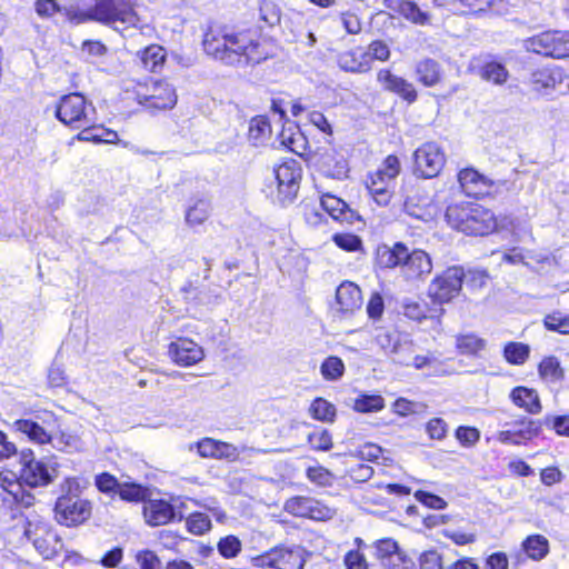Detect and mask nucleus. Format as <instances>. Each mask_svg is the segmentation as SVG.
<instances>
[{
	"mask_svg": "<svg viewBox=\"0 0 569 569\" xmlns=\"http://www.w3.org/2000/svg\"><path fill=\"white\" fill-rule=\"evenodd\" d=\"M202 44L208 56L228 64L242 61L259 63L269 54L256 30L234 31L228 27L211 26Z\"/></svg>",
	"mask_w": 569,
	"mask_h": 569,
	"instance_id": "nucleus-1",
	"label": "nucleus"
},
{
	"mask_svg": "<svg viewBox=\"0 0 569 569\" xmlns=\"http://www.w3.org/2000/svg\"><path fill=\"white\" fill-rule=\"evenodd\" d=\"M93 1V4L87 9L63 7L61 14L76 24L92 21L121 32L131 28H141L142 20L137 10V0Z\"/></svg>",
	"mask_w": 569,
	"mask_h": 569,
	"instance_id": "nucleus-2",
	"label": "nucleus"
},
{
	"mask_svg": "<svg viewBox=\"0 0 569 569\" xmlns=\"http://www.w3.org/2000/svg\"><path fill=\"white\" fill-rule=\"evenodd\" d=\"M21 463L19 477L9 470L0 472V488L8 495L4 500H9L10 497L14 503L28 508L34 503V496L30 490L24 489V486L29 488L47 486L52 478L46 465L33 458L32 451L22 452Z\"/></svg>",
	"mask_w": 569,
	"mask_h": 569,
	"instance_id": "nucleus-3",
	"label": "nucleus"
},
{
	"mask_svg": "<svg viewBox=\"0 0 569 569\" xmlns=\"http://www.w3.org/2000/svg\"><path fill=\"white\" fill-rule=\"evenodd\" d=\"M446 219L453 229L469 236H486L497 228L495 214L476 202L449 206Z\"/></svg>",
	"mask_w": 569,
	"mask_h": 569,
	"instance_id": "nucleus-4",
	"label": "nucleus"
},
{
	"mask_svg": "<svg viewBox=\"0 0 569 569\" xmlns=\"http://www.w3.org/2000/svg\"><path fill=\"white\" fill-rule=\"evenodd\" d=\"M62 495L54 506L56 519L66 526H76L86 521L91 515V505L81 499L80 485L76 478H67L61 485Z\"/></svg>",
	"mask_w": 569,
	"mask_h": 569,
	"instance_id": "nucleus-5",
	"label": "nucleus"
},
{
	"mask_svg": "<svg viewBox=\"0 0 569 569\" xmlns=\"http://www.w3.org/2000/svg\"><path fill=\"white\" fill-rule=\"evenodd\" d=\"M401 171L400 161L397 156H388L381 164L367 174L366 187L379 206H387L393 194V187L397 177Z\"/></svg>",
	"mask_w": 569,
	"mask_h": 569,
	"instance_id": "nucleus-6",
	"label": "nucleus"
},
{
	"mask_svg": "<svg viewBox=\"0 0 569 569\" xmlns=\"http://www.w3.org/2000/svg\"><path fill=\"white\" fill-rule=\"evenodd\" d=\"M93 113L94 108L81 93L62 96L54 108L57 119L73 129L89 126L93 120Z\"/></svg>",
	"mask_w": 569,
	"mask_h": 569,
	"instance_id": "nucleus-7",
	"label": "nucleus"
},
{
	"mask_svg": "<svg viewBox=\"0 0 569 569\" xmlns=\"http://www.w3.org/2000/svg\"><path fill=\"white\" fill-rule=\"evenodd\" d=\"M276 180V190L271 191V198L273 202L280 206L290 204L297 197L300 180H301V168L298 162L291 160L279 164L273 170Z\"/></svg>",
	"mask_w": 569,
	"mask_h": 569,
	"instance_id": "nucleus-8",
	"label": "nucleus"
},
{
	"mask_svg": "<svg viewBox=\"0 0 569 569\" xmlns=\"http://www.w3.org/2000/svg\"><path fill=\"white\" fill-rule=\"evenodd\" d=\"M134 93L140 104L158 110L172 109L178 99L174 87L164 80L138 83Z\"/></svg>",
	"mask_w": 569,
	"mask_h": 569,
	"instance_id": "nucleus-9",
	"label": "nucleus"
},
{
	"mask_svg": "<svg viewBox=\"0 0 569 569\" xmlns=\"http://www.w3.org/2000/svg\"><path fill=\"white\" fill-rule=\"evenodd\" d=\"M251 562L257 568L302 569L306 562V551L298 546H279L253 557Z\"/></svg>",
	"mask_w": 569,
	"mask_h": 569,
	"instance_id": "nucleus-10",
	"label": "nucleus"
},
{
	"mask_svg": "<svg viewBox=\"0 0 569 569\" xmlns=\"http://www.w3.org/2000/svg\"><path fill=\"white\" fill-rule=\"evenodd\" d=\"M525 48L555 59L569 58V31H546L525 40Z\"/></svg>",
	"mask_w": 569,
	"mask_h": 569,
	"instance_id": "nucleus-11",
	"label": "nucleus"
},
{
	"mask_svg": "<svg viewBox=\"0 0 569 569\" xmlns=\"http://www.w3.org/2000/svg\"><path fill=\"white\" fill-rule=\"evenodd\" d=\"M465 272L452 266L438 274L429 284L428 295L435 303L443 305L455 299L461 291Z\"/></svg>",
	"mask_w": 569,
	"mask_h": 569,
	"instance_id": "nucleus-12",
	"label": "nucleus"
},
{
	"mask_svg": "<svg viewBox=\"0 0 569 569\" xmlns=\"http://www.w3.org/2000/svg\"><path fill=\"white\" fill-rule=\"evenodd\" d=\"M23 533L44 559H52L62 547L60 538L42 520H28Z\"/></svg>",
	"mask_w": 569,
	"mask_h": 569,
	"instance_id": "nucleus-13",
	"label": "nucleus"
},
{
	"mask_svg": "<svg viewBox=\"0 0 569 569\" xmlns=\"http://www.w3.org/2000/svg\"><path fill=\"white\" fill-rule=\"evenodd\" d=\"M445 163V152L436 142H426L413 153L415 174L425 179L437 177Z\"/></svg>",
	"mask_w": 569,
	"mask_h": 569,
	"instance_id": "nucleus-14",
	"label": "nucleus"
},
{
	"mask_svg": "<svg viewBox=\"0 0 569 569\" xmlns=\"http://www.w3.org/2000/svg\"><path fill=\"white\" fill-rule=\"evenodd\" d=\"M182 506L183 502L180 499H173L172 502L163 499L149 500L143 505L144 521L151 527L181 521L184 517Z\"/></svg>",
	"mask_w": 569,
	"mask_h": 569,
	"instance_id": "nucleus-15",
	"label": "nucleus"
},
{
	"mask_svg": "<svg viewBox=\"0 0 569 569\" xmlns=\"http://www.w3.org/2000/svg\"><path fill=\"white\" fill-rule=\"evenodd\" d=\"M278 140L281 146L303 158L310 169L315 168L317 170L318 154L311 151L308 139L296 126L283 127Z\"/></svg>",
	"mask_w": 569,
	"mask_h": 569,
	"instance_id": "nucleus-16",
	"label": "nucleus"
},
{
	"mask_svg": "<svg viewBox=\"0 0 569 569\" xmlns=\"http://www.w3.org/2000/svg\"><path fill=\"white\" fill-rule=\"evenodd\" d=\"M432 270V261L430 256L423 250H412L406 247V258L402 260L401 272L408 280H419Z\"/></svg>",
	"mask_w": 569,
	"mask_h": 569,
	"instance_id": "nucleus-17",
	"label": "nucleus"
},
{
	"mask_svg": "<svg viewBox=\"0 0 569 569\" xmlns=\"http://www.w3.org/2000/svg\"><path fill=\"white\" fill-rule=\"evenodd\" d=\"M169 356L177 365L189 367L201 361L204 357V352L194 341L180 338L170 343Z\"/></svg>",
	"mask_w": 569,
	"mask_h": 569,
	"instance_id": "nucleus-18",
	"label": "nucleus"
},
{
	"mask_svg": "<svg viewBox=\"0 0 569 569\" xmlns=\"http://www.w3.org/2000/svg\"><path fill=\"white\" fill-rule=\"evenodd\" d=\"M565 79L563 71L559 67H543L535 70L530 76L532 89L541 94H549Z\"/></svg>",
	"mask_w": 569,
	"mask_h": 569,
	"instance_id": "nucleus-19",
	"label": "nucleus"
},
{
	"mask_svg": "<svg viewBox=\"0 0 569 569\" xmlns=\"http://www.w3.org/2000/svg\"><path fill=\"white\" fill-rule=\"evenodd\" d=\"M378 82L385 90L400 96L408 102H413L417 99V91L411 82L391 73L389 70L382 69L377 74Z\"/></svg>",
	"mask_w": 569,
	"mask_h": 569,
	"instance_id": "nucleus-20",
	"label": "nucleus"
},
{
	"mask_svg": "<svg viewBox=\"0 0 569 569\" xmlns=\"http://www.w3.org/2000/svg\"><path fill=\"white\" fill-rule=\"evenodd\" d=\"M335 459H341V456H337ZM342 467H333V477L341 478L349 475L350 478L357 482H365L373 475L372 467L362 463L357 459L356 456L350 455L349 457L342 456Z\"/></svg>",
	"mask_w": 569,
	"mask_h": 569,
	"instance_id": "nucleus-21",
	"label": "nucleus"
},
{
	"mask_svg": "<svg viewBox=\"0 0 569 569\" xmlns=\"http://www.w3.org/2000/svg\"><path fill=\"white\" fill-rule=\"evenodd\" d=\"M198 452L204 458L236 460L239 456L238 449L228 442L204 438L197 443Z\"/></svg>",
	"mask_w": 569,
	"mask_h": 569,
	"instance_id": "nucleus-22",
	"label": "nucleus"
},
{
	"mask_svg": "<svg viewBox=\"0 0 569 569\" xmlns=\"http://www.w3.org/2000/svg\"><path fill=\"white\" fill-rule=\"evenodd\" d=\"M459 183L468 196H481L488 192L492 181L473 169H463L458 174Z\"/></svg>",
	"mask_w": 569,
	"mask_h": 569,
	"instance_id": "nucleus-23",
	"label": "nucleus"
},
{
	"mask_svg": "<svg viewBox=\"0 0 569 569\" xmlns=\"http://www.w3.org/2000/svg\"><path fill=\"white\" fill-rule=\"evenodd\" d=\"M339 66L350 72H367L371 69V58L367 50L361 47L351 49L339 57Z\"/></svg>",
	"mask_w": 569,
	"mask_h": 569,
	"instance_id": "nucleus-24",
	"label": "nucleus"
},
{
	"mask_svg": "<svg viewBox=\"0 0 569 569\" xmlns=\"http://www.w3.org/2000/svg\"><path fill=\"white\" fill-rule=\"evenodd\" d=\"M336 300L343 312H352L362 305V296L359 287L353 282H342L336 291Z\"/></svg>",
	"mask_w": 569,
	"mask_h": 569,
	"instance_id": "nucleus-25",
	"label": "nucleus"
},
{
	"mask_svg": "<svg viewBox=\"0 0 569 569\" xmlns=\"http://www.w3.org/2000/svg\"><path fill=\"white\" fill-rule=\"evenodd\" d=\"M349 171L345 152L332 149L322 154V173L333 179H343Z\"/></svg>",
	"mask_w": 569,
	"mask_h": 569,
	"instance_id": "nucleus-26",
	"label": "nucleus"
},
{
	"mask_svg": "<svg viewBox=\"0 0 569 569\" xmlns=\"http://www.w3.org/2000/svg\"><path fill=\"white\" fill-rule=\"evenodd\" d=\"M318 501L309 497H293L286 501L284 510L296 517L320 519Z\"/></svg>",
	"mask_w": 569,
	"mask_h": 569,
	"instance_id": "nucleus-27",
	"label": "nucleus"
},
{
	"mask_svg": "<svg viewBox=\"0 0 569 569\" xmlns=\"http://www.w3.org/2000/svg\"><path fill=\"white\" fill-rule=\"evenodd\" d=\"M272 136V128L266 116H257L249 122L248 141L253 147L267 146Z\"/></svg>",
	"mask_w": 569,
	"mask_h": 569,
	"instance_id": "nucleus-28",
	"label": "nucleus"
},
{
	"mask_svg": "<svg viewBox=\"0 0 569 569\" xmlns=\"http://www.w3.org/2000/svg\"><path fill=\"white\" fill-rule=\"evenodd\" d=\"M322 210H325L332 220L351 223L356 213L340 198L331 194H322Z\"/></svg>",
	"mask_w": 569,
	"mask_h": 569,
	"instance_id": "nucleus-29",
	"label": "nucleus"
},
{
	"mask_svg": "<svg viewBox=\"0 0 569 569\" xmlns=\"http://www.w3.org/2000/svg\"><path fill=\"white\" fill-rule=\"evenodd\" d=\"M510 398L517 407L522 408L531 415H537L542 409L538 392L535 389L516 387L512 389Z\"/></svg>",
	"mask_w": 569,
	"mask_h": 569,
	"instance_id": "nucleus-30",
	"label": "nucleus"
},
{
	"mask_svg": "<svg viewBox=\"0 0 569 569\" xmlns=\"http://www.w3.org/2000/svg\"><path fill=\"white\" fill-rule=\"evenodd\" d=\"M406 258V246L398 242L393 247L380 246L377 249L376 260L381 268H396L402 266Z\"/></svg>",
	"mask_w": 569,
	"mask_h": 569,
	"instance_id": "nucleus-31",
	"label": "nucleus"
},
{
	"mask_svg": "<svg viewBox=\"0 0 569 569\" xmlns=\"http://www.w3.org/2000/svg\"><path fill=\"white\" fill-rule=\"evenodd\" d=\"M13 429L28 437V439L38 445L50 443L51 435L38 422L30 419H18L12 425Z\"/></svg>",
	"mask_w": 569,
	"mask_h": 569,
	"instance_id": "nucleus-32",
	"label": "nucleus"
},
{
	"mask_svg": "<svg viewBox=\"0 0 569 569\" xmlns=\"http://www.w3.org/2000/svg\"><path fill=\"white\" fill-rule=\"evenodd\" d=\"M137 57L144 70L158 72L164 64L166 50L161 46L151 44L143 50L138 51Z\"/></svg>",
	"mask_w": 569,
	"mask_h": 569,
	"instance_id": "nucleus-33",
	"label": "nucleus"
},
{
	"mask_svg": "<svg viewBox=\"0 0 569 569\" xmlns=\"http://www.w3.org/2000/svg\"><path fill=\"white\" fill-rule=\"evenodd\" d=\"M417 79L425 87H435L442 79V70L440 64L432 59H425L416 66Z\"/></svg>",
	"mask_w": 569,
	"mask_h": 569,
	"instance_id": "nucleus-34",
	"label": "nucleus"
},
{
	"mask_svg": "<svg viewBox=\"0 0 569 569\" xmlns=\"http://www.w3.org/2000/svg\"><path fill=\"white\" fill-rule=\"evenodd\" d=\"M372 555L380 562L385 569L391 561H395L396 557H399L403 552L399 549L398 543L390 539H381L376 541L372 546Z\"/></svg>",
	"mask_w": 569,
	"mask_h": 569,
	"instance_id": "nucleus-35",
	"label": "nucleus"
},
{
	"mask_svg": "<svg viewBox=\"0 0 569 569\" xmlns=\"http://www.w3.org/2000/svg\"><path fill=\"white\" fill-rule=\"evenodd\" d=\"M50 443L53 448L68 453L82 451L86 447L84 441L78 435L68 431L51 435Z\"/></svg>",
	"mask_w": 569,
	"mask_h": 569,
	"instance_id": "nucleus-36",
	"label": "nucleus"
},
{
	"mask_svg": "<svg viewBox=\"0 0 569 569\" xmlns=\"http://www.w3.org/2000/svg\"><path fill=\"white\" fill-rule=\"evenodd\" d=\"M211 206L206 199H197L186 210V222L191 228L202 224L210 216Z\"/></svg>",
	"mask_w": 569,
	"mask_h": 569,
	"instance_id": "nucleus-37",
	"label": "nucleus"
},
{
	"mask_svg": "<svg viewBox=\"0 0 569 569\" xmlns=\"http://www.w3.org/2000/svg\"><path fill=\"white\" fill-rule=\"evenodd\" d=\"M522 548L532 560H541L549 552V541L545 536L532 535L522 542Z\"/></svg>",
	"mask_w": 569,
	"mask_h": 569,
	"instance_id": "nucleus-38",
	"label": "nucleus"
},
{
	"mask_svg": "<svg viewBox=\"0 0 569 569\" xmlns=\"http://www.w3.org/2000/svg\"><path fill=\"white\" fill-rule=\"evenodd\" d=\"M399 14L417 26H427L431 22L429 12L421 10L413 1L403 0Z\"/></svg>",
	"mask_w": 569,
	"mask_h": 569,
	"instance_id": "nucleus-39",
	"label": "nucleus"
},
{
	"mask_svg": "<svg viewBox=\"0 0 569 569\" xmlns=\"http://www.w3.org/2000/svg\"><path fill=\"white\" fill-rule=\"evenodd\" d=\"M456 346L462 355H477L485 349L486 341L473 333H468L458 336Z\"/></svg>",
	"mask_w": 569,
	"mask_h": 569,
	"instance_id": "nucleus-40",
	"label": "nucleus"
},
{
	"mask_svg": "<svg viewBox=\"0 0 569 569\" xmlns=\"http://www.w3.org/2000/svg\"><path fill=\"white\" fill-rule=\"evenodd\" d=\"M539 375L543 380L556 382L562 379L563 371L556 357H546L539 365Z\"/></svg>",
	"mask_w": 569,
	"mask_h": 569,
	"instance_id": "nucleus-41",
	"label": "nucleus"
},
{
	"mask_svg": "<svg viewBox=\"0 0 569 569\" xmlns=\"http://www.w3.org/2000/svg\"><path fill=\"white\" fill-rule=\"evenodd\" d=\"M415 352V346L408 336L403 335L398 341L393 352L391 353L392 360L402 366H410V358Z\"/></svg>",
	"mask_w": 569,
	"mask_h": 569,
	"instance_id": "nucleus-42",
	"label": "nucleus"
},
{
	"mask_svg": "<svg viewBox=\"0 0 569 569\" xmlns=\"http://www.w3.org/2000/svg\"><path fill=\"white\" fill-rule=\"evenodd\" d=\"M532 430L530 427L527 428H512L502 430L497 435V440L506 445H520L525 440L530 439Z\"/></svg>",
	"mask_w": 569,
	"mask_h": 569,
	"instance_id": "nucleus-43",
	"label": "nucleus"
},
{
	"mask_svg": "<svg viewBox=\"0 0 569 569\" xmlns=\"http://www.w3.org/2000/svg\"><path fill=\"white\" fill-rule=\"evenodd\" d=\"M545 327L561 335L569 333V315L561 311L548 313L543 319Z\"/></svg>",
	"mask_w": 569,
	"mask_h": 569,
	"instance_id": "nucleus-44",
	"label": "nucleus"
},
{
	"mask_svg": "<svg viewBox=\"0 0 569 569\" xmlns=\"http://www.w3.org/2000/svg\"><path fill=\"white\" fill-rule=\"evenodd\" d=\"M529 347L520 342H509L503 350L506 360L512 365H522L529 357Z\"/></svg>",
	"mask_w": 569,
	"mask_h": 569,
	"instance_id": "nucleus-45",
	"label": "nucleus"
},
{
	"mask_svg": "<svg viewBox=\"0 0 569 569\" xmlns=\"http://www.w3.org/2000/svg\"><path fill=\"white\" fill-rule=\"evenodd\" d=\"M385 400L378 395H366L355 401V410L359 412H377L383 409Z\"/></svg>",
	"mask_w": 569,
	"mask_h": 569,
	"instance_id": "nucleus-46",
	"label": "nucleus"
},
{
	"mask_svg": "<svg viewBox=\"0 0 569 569\" xmlns=\"http://www.w3.org/2000/svg\"><path fill=\"white\" fill-rule=\"evenodd\" d=\"M402 336V333L396 330H380L376 335L375 340L386 353L391 356Z\"/></svg>",
	"mask_w": 569,
	"mask_h": 569,
	"instance_id": "nucleus-47",
	"label": "nucleus"
},
{
	"mask_svg": "<svg viewBox=\"0 0 569 569\" xmlns=\"http://www.w3.org/2000/svg\"><path fill=\"white\" fill-rule=\"evenodd\" d=\"M345 372V363L338 357H328L322 362V378L327 380H338Z\"/></svg>",
	"mask_w": 569,
	"mask_h": 569,
	"instance_id": "nucleus-48",
	"label": "nucleus"
},
{
	"mask_svg": "<svg viewBox=\"0 0 569 569\" xmlns=\"http://www.w3.org/2000/svg\"><path fill=\"white\" fill-rule=\"evenodd\" d=\"M188 530L197 536L203 535L211 528L209 517L201 512H194L187 518L186 521Z\"/></svg>",
	"mask_w": 569,
	"mask_h": 569,
	"instance_id": "nucleus-49",
	"label": "nucleus"
},
{
	"mask_svg": "<svg viewBox=\"0 0 569 569\" xmlns=\"http://www.w3.org/2000/svg\"><path fill=\"white\" fill-rule=\"evenodd\" d=\"M481 77L488 81L500 84L507 80L508 71L501 63L489 62L482 68Z\"/></svg>",
	"mask_w": 569,
	"mask_h": 569,
	"instance_id": "nucleus-50",
	"label": "nucleus"
},
{
	"mask_svg": "<svg viewBox=\"0 0 569 569\" xmlns=\"http://www.w3.org/2000/svg\"><path fill=\"white\" fill-rule=\"evenodd\" d=\"M217 548L223 558H234L241 551V541L236 536L230 535L221 538Z\"/></svg>",
	"mask_w": 569,
	"mask_h": 569,
	"instance_id": "nucleus-51",
	"label": "nucleus"
},
{
	"mask_svg": "<svg viewBox=\"0 0 569 569\" xmlns=\"http://www.w3.org/2000/svg\"><path fill=\"white\" fill-rule=\"evenodd\" d=\"M62 8L56 0H37L34 3V10L41 18H51L56 13L61 14Z\"/></svg>",
	"mask_w": 569,
	"mask_h": 569,
	"instance_id": "nucleus-52",
	"label": "nucleus"
},
{
	"mask_svg": "<svg viewBox=\"0 0 569 569\" xmlns=\"http://www.w3.org/2000/svg\"><path fill=\"white\" fill-rule=\"evenodd\" d=\"M415 498L422 505L436 509V510H442L447 507V502L439 496L418 490L415 493Z\"/></svg>",
	"mask_w": 569,
	"mask_h": 569,
	"instance_id": "nucleus-53",
	"label": "nucleus"
},
{
	"mask_svg": "<svg viewBox=\"0 0 569 569\" xmlns=\"http://www.w3.org/2000/svg\"><path fill=\"white\" fill-rule=\"evenodd\" d=\"M502 0H462L466 13L485 12L488 9H493Z\"/></svg>",
	"mask_w": 569,
	"mask_h": 569,
	"instance_id": "nucleus-54",
	"label": "nucleus"
},
{
	"mask_svg": "<svg viewBox=\"0 0 569 569\" xmlns=\"http://www.w3.org/2000/svg\"><path fill=\"white\" fill-rule=\"evenodd\" d=\"M420 569H442V557L437 550H427L419 557Z\"/></svg>",
	"mask_w": 569,
	"mask_h": 569,
	"instance_id": "nucleus-55",
	"label": "nucleus"
},
{
	"mask_svg": "<svg viewBox=\"0 0 569 569\" xmlns=\"http://www.w3.org/2000/svg\"><path fill=\"white\" fill-rule=\"evenodd\" d=\"M335 243L347 251H357L361 247L359 237L350 233H337L333 236Z\"/></svg>",
	"mask_w": 569,
	"mask_h": 569,
	"instance_id": "nucleus-56",
	"label": "nucleus"
},
{
	"mask_svg": "<svg viewBox=\"0 0 569 569\" xmlns=\"http://www.w3.org/2000/svg\"><path fill=\"white\" fill-rule=\"evenodd\" d=\"M136 560L141 569H161V561L151 550H141L137 553Z\"/></svg>",
	"mask_w": 569,
	"mask_h": 569,
	"instance_id": "nucleus-57",
	"label": "nucleus"
},
{
	"mask_svg": "<svg viewBox=\"0 0 569 569\" xmlns=\"http://www.w3.org/2000/svg\"><path fill=\"white\" fill-rule=\"evenodd\" d=\"M456 437L462 446H473L480 439V432L472 427H459L456 430Z\"/></svg>",
	"mask_w": 569,
	"mask_h": 569,
	"instance_id": "nucleus-58",
	"label": "nucleus"
},
{
	"mask_svg": "<svg viewBox=\"0 0 569 569\" xmlns=\"http://www.w3.org/2000/svg\"><path fill=\"white\" fill-rule=\"evenodd\" d=\"M290 112L293 117H299L303 112H308L310 121L318 128H320V114L310 111V104L307 100H298L291 103Z\"/></svg>",
	"mask_w": 569,
	"mask_h": 569,
	"instance_id": "nucleus-59",
	"label": "nucleus"
},
{
	"mask_svg": "<svg viewBox=\"0 0 569 569\" xmlns=\"http://www.w3.org/2000/svg\"><path fill=\"white\" fill-rule=\"evenodd\" d=\"M367 53H369V57L372 60H379V61H386L389 59L390 50L389 47L380 40L372 41L368 49Z\"/></svg>",
	"mask_w": 569,
	"mask_h": 569,
	"instance_id": "nucleus-60",
	"label": "nucleus"
},
{
	"mask_svg": "<svg viewBox=\"0 0 569 569\" xmlns=\"http://www.w3.org/2000/svg\"><path fill=\"white\" fill-rule=\"evenodd\" d=\"M426 431L431 439L441 440L446 437L447 423L440 418H433L427 423Z\"/></svg>",
	"mask_w": 569,
	"mask_h": 569,
	"instance_id": "nucleus-61",
	"label": "nucleus"
},
{
	"mask_svg": "<svg viewBox=\"0 0 569 569\" xmlns=\"http://www.w3.org/2000/svg\"><path fill=\"white\" fill-rule=\"evenodd\" d=\"M419 405L406 398L397 399L392 405V411L401 417L418 412Z\"/></svg>",
	"mask_w": 569,
	"mask_h": 569,
	"instance_id": "nucleus-62",
	"label": "nucleus"
},
{
	"mask_svg": "<svg viewBox=\"0 0 569 569\" xmlns=\"http://www.w3.org/2000/svg\"><path fill=\"white\" fill-rule=\"evenodd\" d=\"M382 453V449L373 443H366L357 450L355 455L359 460L375 461Z\"/></svg>",
	"mask_w": 569,
	"mask_h": 569,
	"instance_id": "nucleus-63",
	"label": "nucleus"
},
{
	"mask_svg": "<svg viewBox=\"0 0 569 569\" xmlns=\"http://www.w3.org/2000/svg\"><path fill=\"white\" fill-rule=\"evenodd\" d=\"M345 565L348 569H368L366 557L359 551L351 550L345 556Z\"/></svg>",
	"mask_w": 569,
	"mask_h": 569,
	"instance_id": "nucleus-64",
	"label": "nucleus"
}]
</instances>
